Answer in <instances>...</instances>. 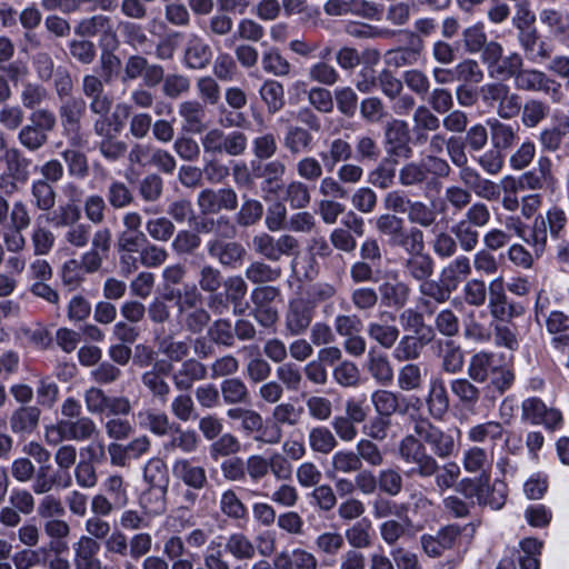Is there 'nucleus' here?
Wrapping results in <instances>:
<instances>
[{"instance_id": "nucleus-35", "label": "nucleus", "mask_w": 569, "mask_h": 569, "mask_svg": "<svg viewBox=\"0 0 569 569\" xmlns=\"http://www.w3.org/2000/svg\"><path fill=\"white\" fill-rule=\"evenodd\" d=\"M463 469L469 473H479L489 480L492 459L482 447L472 446L462 453Z\"/></svg>"}, {"instance_id": "nucleus-45", "label": "nucleus", "mask_w": 569, "mask_h": 569, "mask_svg": "<svg viewBox=\"0 0 569 569\" xmlns=\"http://www.w3.org/2000/svg\"><path fill=\"white\" fill-rule=\"evenodd\" d=\"M395 345L392 357L398 362H412L420 358L423 342L410 335L402 336Z\"/></svg>"}, {"instance_id": "nucleus-36", "label": "nucleus", "mask_w": 569, "mask_h": 569, "mask_svg": "<svg viewBox=\"0 0 569 569\" xmlns=\"http://www.w3.org/2000/svg\"><path fill=\"white\" fill-rule=\"evenodd\" d=\"M483 103L499 107H519V97L510 93V89L503 83H487L479 91Z\"/></svg>"}, {"instance_id": "nucleus-62", "label": "nucleus", "mask_w": 569, "mask_h": 569, "mask_svg": "<svg viewBox=\"0 0 569 569\" xmlns=\"http://www.w3.org/2000/svg\"><path fill=\"white\" fill-rule=\"evenodd\" d=\"M398 387L400 390L409 392L419 390L423 383L421 368L418 363L408 362L398 371Z\"/></svg>"}, {"instance_id": "nucleus-57", "label": "nucleus", "mask_w": 569, "mask_h": 569, "mask_svg": "<svg viewBox=\"0 0 569 569\" xmlns=\"http://www.w3.org/2000/svg\"><path fill=\"white\" fill-rule=\"evenodd\" d=\"M351 153V146L347 141L336 139L330 143L328 151L320 153V158L327 171L331 172L338 162L350 159Z\"/></svg>"}, {"instance_id": "nucleus-43", "label": "nucleus", "mask_w": 569, "mask_h": 569, "mask_svg": "<svg viewBox=\"0 0 569 569\" xmlns=\"http://www.w3.org/2000/svg\"><path fill=\"white\" fill-rule=\"evenodd\" d=\"M31 203L38 210L48 213L56 206L57 192L46 180H34L30 188Z\"/></svg>"}, {"instance_id": "nucleus-53", "label": "nucleus", "mask_w": 569, "mask_h": 569, "mask_svg": "<svg viewBox=\"0 0 569 569\" xmlns=\"http://www.w3.org/2000/svg\"><path fill=\"white\" fill-rule=\"evenodd\" d=\"M421 57V50L413 47H400L386 52L385 63L389 68L415 66Z\"/></svg>"}, {"instance_id": "nucleus-51", "label": "nucleus", "mask_w": 569, "mask_h": 569, "mask_svg": "<svg viewBox=\"0 0 569 569\" xmlns=\"http://www.w3.org/2000/svg\"><path fill=\"white\" fill-rule=\"evenodd\" d=\"M355 451L359 457V463L362 468L363 463L369 467L377 468L382 466L385 462V455L373 440L361 438L357 441Z\"/></svg>"}, {"instance_id": "nucleus-26", "label": "nucleus", "mask_w": 569, "mask_h": 569, "mask_svg": "<svg viewBox=\"0 0 569 569\" xmlns=\"http://www.w3.org/2000/svg\"><path fill=\"white\" fill-rule=\"evenodd\" d=\"M208 254L226 267H234L240 263L247 251L244 247L237 241H224L221 239H212L207 244Z\"/></svg>"}, {"instance_id": "nucleus-54", "label": "nucleus", "mask_w": 569, "mask_h": 569, "mask_svg": "<svg viewBox=\"0 0 569 569\" xmlns=\"http://www.w3.org/2000/svg\"><path fill=\"white\" fill-rule=\"evenodd\" d=\"M522 57L517 52H512L506 57H502L501 60H499L498 63L493 66V69H491L489 74L497 79L507 80L515 78L516 80L522 70Z\"/></svg>"}, {"instance_id": "nucleus-10", "label": "nucleus", "mask_w": 569, "mask_h": 569, "mask_svg": "<svg viewBox=\"0 0 569 569\" xmlns=\"http://www.w3.org/2000/svg\"><path fill=\"white\" fill-rule=\"evenodd\" d=\"M489 311L498 320L505 321L522 315L523 308L509 301L503 286L502 277L493 279L488 287Z\"/></svg>"}, {"instance_id": "nucleus-32", "label": "nucleus", "mask_w": 569, "mask_h": 569, "mask_svg": "<svg viewBox=\"0 0 569 569\" xmlns=\"http://www.w3.org/2000/svg\"><path fill=\"white\" fill-rule=\"evenodd\" d=\"M170 432V439L163 443V450L167 453H172L179 449L189 455L198 450L200 439L194 430L182 429L179 425L173 423Z\"/></svg>"}, {"instance_id": "nucleus-19", "label": "nucleus", "mask_w": 569, "mask_h": 569, "mask_svg": "<svg viewBox=\"0 0 569 569\" xmlns=\"http://www.w3.org/2000/svg\"><path fill=\"white\" fill-rule=\"evenodd\" d=\"M76 569H111L99 558L100 543L92 537H80L72 546Z\"/></svg>"}, {"instance_id": "nucleus-27", "label": "nucleus", "mask_w": 569, "mask_h": 569, "mask_svg": "<svg viewBox=\"0 0 569 569\" xmlns=\"http://www.w3.org/2000/svg\"><path fill=\"white\" fill-rule=\"evenodd\" d=\"M212 60V50L210 46L199 36L191 34L183 50V61L190 69L202 70L207 68Z\"/></svg>"}, {"instance_id": "nucleus-20", "label": "nucleus", "mask_w": 569, "mask_h": 569, "mask_svg": "<svg viewBox=\"0 0 569 569\" xmlns=\"http://www.w3.org/2000/svg\"><path fill=\"white\" fill-rule=\"evenodd\" d=\"M407 254L408 257L402 262V271L406 277L420 283L433 274L435 261L425 251V247H420V250L411 251Z\"/></svg>"}, {"instance_id": "nucleus-50", "label": "nucleus", "mask_w": 569, "mask_h": 569, "mask_svg": "<svg viewBox=\"0 0 569 569\" xmlns=\"http://www.w3.org/2000/svg\"><path fill=\"white\" fill-rule=\"evenodd\" d=\"M450 390L466 408H473L480 399L479 388L467 378L451 380Z\"/></svg>"}, {"instance_id": "nucleus-49", "label": "nucleus", "mask_w": 569, "mask_h": 569, "mask_svg": "<svg viewBox=\"0 0 569 569\" xmlns=\"http://www.w3.org/2000/svg\"><path fill=\"white\" fill-rule=\"evenodd\" d=\"M261 64L267 73L280 78L288 77L292 69L291 63L277 48H270L262 53Z\"/></svg>"}, {"instance_id": "nucleus-64", "label": "nucleus", "mask_w": 569, "mask_h": 569, "mask_svg": "<svg viewBox=\"0 0 569 569\" xmlns=\"http://www.w3.org/2000/svg\"><path fill=\"white\" fill-rule=\"evenodd\" d=\"M456 79L462 84H478L485 79V71L480 63L471 58H466L455 66Z\"/></svg>"}, {"instance_id": "nucleus-21", "label": "nucleus", "mask_w": 569, "mask_h": 569, "mask_svg": "<svg viewBox=\"0 0 569 569\" xmlns=\"http://www.w3.org/2000/svg\"><path fill=\"white\" fill-rule=\"evenodd\" d=\"M388 317L391 321H395L396 316L391 312H383L377 320L370 321L367 326V333L371 340L377 342L385 349H391L400 337L399 328L389 323L386 319Z\"/></svg>"}, {"instance_id": "nucleus-4", "label": "nucleus", "mask_w": 569, "mask_h": 569, "mask_svg": "<svg viewBox=\"0 0 569 569\" xmlns=\"http://www.w3.org/2000/svg\"><path fill=\"white\" fill-rule=\"evenodd\" d=\"M74 33L80 38L99 37L100 46L106 49L116 50L120 43L112 18L102 13L81 19Z\"/></svg>"}, {"instance_id": "nucleus-55", "label": "nucleus", "mask_w": 569, "mask_h": 569, "mask_svg": "<svg viewBox=\"0 0 569 569\" xmlns=\"http://www.w3.org/2000/svg\"><path fill=\"white\" fill-rule=\"evenodd\" d=\"M437 211L420 200H412L407 212L408 221L422 228H430L437 221Z\"/></svg>"}, {"instance_id": "nucleus-28", "label": "nucleus", "mask_w": 569, "mask_h": 569, "mask_svg": "<svg viewBox=\"0 0 569 569\" xmlns=\"http://www.w3.org/2000/svg\"><path fill=\"white\" fill-rule=\"evenodd\" d=\"M207 375V367L202 362L196 359H188L174 371L172 382L179 391H188L194 382L206 379Z\"/></svg>"}, {"instance_id": "nucleus-56", "label": "nucleus", "mask_w": 569, "mask_h": 569, "mask_svg": "<svg viewBox=\"0 0 569 569\" xmlns=\"http://www.w3.org/2000/svg\"><path fill=\"white\" fill-rule=\"evenodd\" d=\"M103 495L113 500L114 506L124 508L129 502L127 483L120 475L108 476L102 482Z\"/></svg>"}, {"instance_id": "nucleus-42", "label": "nucleus", "mask_w": 569, "mask_h": 569, "mask_svg": "<svg viewBox=\"0 0 569 569\" xmlns=\"http://www.w3.org/2000/svg\"><path fill=\"white\" fill-rule=\"evenodd\" d=\"M411 526L412 522L408 517L402 520L387 519L379 525V535L387 546L395 547L401 539L409 536Z\"/></svg>"}, {"instance_id": "nucleus-15", "label": "nucleus", "mask_w": 569, "mask_h": 569, "mask_svg": "<svg viewBox=\"0 0 569 569\" xmlns=\"http://www.w3.org/2000/svg\"><path fill=\"white\" fill-rule=\"evenodd\" d=\"M240 426L246 436L263 445H276L282 439L281 428L264 427L263 417L253 409L249 411Z\"/></svg>"}, {"instance_id": "nucleus-23", "label": "nucleus", "mask_w": 569, "mask_h": 569, "mask_svg": "<svg viewBox=\"0 0 569 569\" xmlns=\"http://www.w3.org/2000/svg\"><path fill=\"white\" fill-rule=\"evenodd\" d=\"M365 369L381 387H389L395 379V370L389 356L371 348L368 351Z\"/></svg>"}, {"instance_id": "nucleus-16", "label": "nucleus", "mask_w": 569, "mask_h": 569, "mask_svg": "<svg viewBox=\"0 0 569 569\" xmlns=\"http://www.w3.org/2000/svg\"><path fill=\"white\" fill-rule=\"evenodd\" d=\"M461 532V528L457 525L446 526L436 535H422L421 547L429 557H440L446 550L456 546Z\"/></svg>"}, {"instance_id": "nucleus-5", "label": "nucleus", "mask_w": 569, "mask_h": 569, "mask_svg": "<svg viewBox=\"0 0 569 569\" xmlns=\"http://www.w3.org/2000/svg\"><path fill=\"white\" fill-rule=\"evenodd\" d=\"M251 246L257 254L272 262L279 261L283 256L297 254L299 251L298 239L288 233L274 238L262 231L252 237Z\"/></svg>"}, {"instance_id": "nucleus-63", "label": "nucleus", "mask_w": 569, "mask_h": 569, "mask_svg": "<svg viewBox=\"0 0 569 569\" xmlns=\"http://www.w3.org/2000/svg\"><path fill=\"white\" fill-rule=\"evenodd\" d=\"M451 233L456 237L457 243L462 251L471 252L479 243L480 234L478 229L461 219L451 227Z\"/></svg>"}, {"instance_id": "nucleus-47", "label": "nucleus", "mask_w": 569, "mask_h": 569, "mask_svg": "<svg viewBox=\"0 0 569 569\" xmlns=\"http://www.w3.org/2000/svg\"><path fill=\"white\" fill-rule=\"evenodd\" d=\"M178 318L182 328L192 335L201 333L211 321V315L203 306L180 313Z\"/></svg>"}, {"instance_id": "nucleus-58", "label": "nucleus", "mask_w": 569, "mask_h": 569, "mask_svg": "<svg viewBox=\"0 0 569 569\" xmlns=\"http://www.w3.org/2000/svg\"><path fill=\"white\" fill-rule=\"evenodd\" d=\"M302 415H303L302 407H296L291 402L276 403V406L271 412V418L274 421L273 427H279V428H280V426L295 427L300 422Z\"/></svg>"}, {"instance_id": "nucleus-11", "label": "nucleus", "mask_w": 569, "mask_h": 569, "mask_svg": "<svg viewBox=\"0 0 569 569\" xmlns=\"http://www.w3.org/2000/svg\"><path fill=\"white\" fill-rule=\"evenodd\" d=\"M459 180L469 192L487 201H496L500 197V187L492 180L481 176L473 167L467 166L459 170Z\"/></svg>"}, {"instance_id": "nucleus-1", "label": "nucleus", "mask_w": 569, "mask_h": 569, "mask_svg": "<svg viewBox=\"0 0 569 569\" xmlns=\"http://www.w3.org/2000/svg\"><path fill=\"white\" fill-rule=\"evenodd\" d=\"M397 457L406 468V476L419 479L433 478L436 489L441 493L455 488L461 476L460 466L456 461L440 465L413 433L400 439Z\"/></svg>"}, {"instance_id": "nucleus-44", "label": "nucleus", "mask_w": 569, "mask_h": 569, "mask_svg": "<svg viewBox=\"0 0 569 569\" xmlns=\"http://www.w3.org/2000/svg\"><path fill=\"white\" fill-rule=\"evenodd\" d=\"M67 428L68 440L86 441L99 436L96 422L88 416L74 420H63Z\"/></svg>"}, {"instance_id": "nucleus-29", "label": "nucleus", "mask_w": 569, "mask_h": 569, "mask_svg": "<svg viewBox=\"0 0 569 569\" xmlns=\"http://www.w3.org/2000/svg\"><path fill=\"white\" fill-rule=\"evenodd\" d=\"M94 111L98 116L94 120L96 132L108 138L118 133L129 117L128 109H94Z\"/></svg>"}, {"instance_id": "nucleus-61", "label": "nucleus", "mask_w": 569, "mask_h": 569, "mask_svg": "<svg viewBox=\"0 0 569 569\" xmlns=\"http://www.w3.org/2000/svg\"><path fill=\"white\" fill-rule=\"evenodd\" d=\"M240 450L241 443L239 439L230 432L220 435L209 447V453L213 460L234 456Z\"/></svg>"}, {"instance_id": "nucleus-30", "label": "nucleus", "mask_w": 569, "mask_h": 569, "mask_svg": "<svg viewBox=\"0 0 569 569\" xmlns=\"http://www.w3.org/2000/svg\"><path fill=\"white\" fill-rule=\"evenodd\" d=\"M41 410L37 406H21L9 418L14 435H31L39 426Z\"/></svg>"}, {"instance_id": "nucleus-48", "label": "nucleus", "mask_w": 569, "mask_h": 569, "mask_svg": "<svg viewBox=\"0 0 569 569\" xmlns=\"http://www.w3.org/2000/svg\"><path fill=\"white\" fill-rule=\"evenodd\" d=\"M388 243L391 247L402 248L407 253L420 250V247H425L423 232L417 227L409 229L403 227L388 240Z\"/></svg>"}, {"instance_id": "nucleus-7", "label": "nucleus", "mask_w": 569, "mask_h": 569, "mask_svg": "<svg viewBox=\"0 0 569 569\" xmlns=\"http://www.w3.org/2000/svg\"><path fill=\"white\" fill-rule=\"evenodd\" d=\"M30 123L20 132V142L31 151L38 150L47 141V131H50L56 118L48 109H33L29 117Z\"/></svg>"}, {"instance_id": "nucleus-24", "label": "nucleus", "mask_w": 569, "mask_h": 569, "mask_svg": "<svg viewBox=\"0 0 569 569\" xmlns=\"http://www.w3.org/2000/svg\"><path fill=\"white\" fill-rule=\"evenodd\" d=\"M371 403L375 408L376 415L387 418L396 413L406 415L408 412V405H403L407 398L401 393L388 390L378 389L370 396Z\"/></svg>"}, {"instance_id": "nucleus-17", "label": "nucleus", "mask_w": 569, "mask_h": 569, "mask_svg": "<svg viewBox=\"0 0 569 569\" xmlns=\"http://www.w3.org/2000/svg\"><path fill=\"white\" fill-rule=\"evenodd\" d=\"M172 476L189 489L200 491L208 486L204 467L188 458H179L172 463Z\"/></svg>"}, {"instance_id": "nucleus-34", "label": "nucleus", "mask_w": 569, "mask_h": 569, "mask_svg": "<svg viewBox=\"0 0 569 569\" xmlns=\"http://www.w3.org/2000/svg\"><path fill=\"white\" fill-rule=\"evenodd\" d=\"M515 83L519 89L532 91L542 90L557 93L560 89L559 83L548 78L545 72L535 69H522Z\"/></svg>"}, {"instance_id": "nucleus-37", "label": "nucleus", "mask_w": 569, "mask_h": 569, "mask_svg": "<svg viewBox=\"0 0 569 569\" xmlns=\"http://www.w3.org/2000/svg\"><path fill=\"white\" fill-rule=\"evenodd\" d=\"M167 300L174 299L177 315L203 306V296L194 283H186L181 289L172 290L166 295Z\"/></svg>"}, {"instance_id": "nucleus-33", "label": "nucleus", "mask_w": 569, "mask_h": 569, "mask_svg": "<svg viewBox=\"0 0 569 569\" xmlns=\"http://www.w3.org/2000/svg\"><path fill=\"white\" fill-rule=\"evenodd\" d=\"M378 290L382 303L396 310L402 309L408 303L411 292L410 287L400 280L383 281Z\"/></svg>"}, {"instance_id": "nucleus-31", "label": "nucleus", "mask_w": 569, "mask_h": 569, "mask_svg": "<svg viewBox=\"0 0 569 569\" xmlns=\"http://www.w3.org/2000/svg\"><path fill=\"white\" fill-rule=\"evenodd\" d=\"M50 469V465H42L38 469H36L33 482L31 486L33 493L46 495L50 492L54 487H71L72 478L69 472L51 476L49 475Z\"/></svg>"}, {"instance_id": "nucleus-8", "label": "nucleus", "mask_w": 569, "mask_h": 569, "mask_svg": "<svg viewBox=\"0 0 569 569\" xmlns=\"http://www.w3.org/2000/svg\"><path fill=\"white\" fill-rule=\"evenodd\" d=\"M567 218L561 209L553 208L543 216H538L532 224V234L529 244L532 247L535 256L538 258L542 254L548 237V229L555 237L565 227Z\"/></svg>"}, {"instance_id": "nucleus-39", "label": "nucleus", "mask_w": 569, "mask_h": 569, "mask_svg": "<svg viewBox=\"0 0 569 569\" xmlns=\"http://www.w3.org/2000/svg\"><path fill=\"white\" fill-rule=\"evenodd\" d=\"M308 445L312 452L327 456L338 447V440L328 427L317 426L308 432Z\"/></svg>"}, {"instance_id": "nucleus-40", "label": "nucleus", "mask_w": 569, "mask_h": 569, "mask_svg": "<svg viewBox=\"0 0 569 569\" xmlns=\"http://www.w3.org/2000/svg\"><path fill=\"white\" fill-rule=\"evenodd\" d=\"M219 510L227 518L236 521L248 518V508L234 489L228 488L220 493Z\"/></svg>"}, {"instance_id": "nucleus-13", "label": "nucleus", "mask_w": 569, "mask_h": 569, "mask_svg": "<svg viewBox=\"0 0 569 569\" xmlns=\"http://www.w3.org/2000/svg\"><path fill=\"white\" fill-rule=\"evenodd\" d=\"M455 290L456 288L445 280L438 281L429 278L419 283V305L426 313H433L436 305L446 303Z\"/></svg>"}, {"instance_id": "nucleus-25", "label": "nucleus", "mask_w": 569, "mask_h": 569, "mask_svg": "<svg viewBox=\"0 0 569 569\" xmlns=\"http://www.w3.org/2000/svg\"><path fill=\"white\" fill-rule=\"evenodd\" d=\"M436 355L440 359V368L445 373L456 375L465 366V353L459 343L451 339L436 342Z\"/></svg>"}, {"instance_id": "nucleus-41", "label": "nucleus", "mask_w": 569, "mask_h": 569, "mask_svg": "<svg viewBox=\"0 0 569 569\" xmlns=\"http://www.w3.org/2000/svg\"><path fill=\"white\" fill-rule=\"evenodd\" d=\"M137 418L140 427L159 437L170 433L173 427L167 413L158 412L152 409L139 411Z\"/></svg>"}, {"instance_id": "nucleus-12", "label": "nucleus", "mask_w": 569, "mask_h": 569, "mask_svg": "<svg viewBox=\"0 0 569 569\" xmlns=\"http://www.w3.org/2000/svg\"><path fill=\"white\" fill-rule=\"evenodd\" d=\"M323 11L329 17L355 16L372 19L378 14L379 9L376 3L368 0H327Z\"/></svg>"}, {"instance_id": "nucleus-9", "label": "nucleus", "mask_w": 569, "mask_h": 569, "mask_svg": "<svg viewBox=\"0 0 569 569\" xmlns=\"http://www.w3.org/2000/svg\"><path fill=\"white\" fill-rule=\"evenodd\" d=\"M197 206L203 214H217L222 210L233 211L238 207V196L230 187L217 190L207 188L198 194Z\"/></svg>"}, {"instance_id": "nucleus-59", "label": "nucleus", "mask_w": 569, "mask_h": 569, "mask_svg": "<svg viewBox=\"0 0 569 569\" xmlns=\"http://www.w3.org/2000/svg\"><path fill=\"white\" fill-rule=\"evenodd\" d=\"M378 489L389 497L400 495L403 489V477L401 472L392 467L379 470Z\"/></svg>"}, {"instance_id": "nucleus-38", "label": "nucleus", "mask_w": 569, "mask_h": 569, "mask_svg": "<svg viewBox=\"0 0 569 569\" xmlns=\"http://www.w3.org/2000/svg\"><path fill=\"white\" fill-rule=\"evenodd\" d=\"M220 392L227 406H240L250 402L248 386L239 377L224 379L220 385Z\"/></svg>"}, {"instance_id": "nucleus-46", "label": "nucleus", "mask_w": 569, "mask_h": 569, "mask_svg": "<svg viewBox=\"0 0 569 569\" xmlns=\"http://www.w3.org/2000/svg\"><path fill=\"white\" fill-rule=\"evenodd\" d=\"M224 549L236 560H251L256 556L253 542L242 532H236L228 537Z\"/></svg>"}, {"instance_id": "nucleus-60", "label": "nucleus", "mask_w": 569, "mask_h": 569, "mask_svg": "<svg viewBox=\"0 0 569 569\" xmlns=\"http://www.w3.org/2000/svg\"><path fill=\"white\" fill-rule=\"evenodd\" d=\"M503 433L505 429L502 425L498 421L490 420L471 427L467 432V437L471 442L480 443L485 442L487 439L491 441L500 440Z\"/></svg>"}, {"instance_id": "nucleus-52", "label": "nucleus", "mask_w": 569, "mask_h": 569, "mask_svg": "<svg viewBox=\"0 0 569 569\" xmlns=\"http://www.w3.org/2000/svg\"><path fill=\"white\" fill-rule=\"evenodd\" d=\"M81 219V209L77 203L67 202L60 204L53 212L52 216H48L46 221L51 223L56 228H69Z\"/></svg>"}, {"instance_id": "nucleus-18", "label": "nucleus", "mask_w": 569, "mask_h": 569, "mask_svg": "<svg viewBox=\"0 0 569 569\" xmlns=\"http://www.w3.org/2000/svg\"><path fill=\"white\" fill-rule=\"evenodd\" d=\"M457 490L466 498H476L479 505H488L492 509H499L505 503L503 496L496 498L493 491L490 492L489 481L485 477L465 478L459 482Z\"/></svg>"}, {"instance_id": "nucleus-6", "label": "nucleus", "mask_w": 569, "mask_h": 569, "mask_svg": "<svg viewBox=\"0 0 569 569\" xmlns=\"http://www.w3.org/2000/svg\"><path fill=\"white\" fill-rule=\"evenodd\" d=\"M521 420L535 426L541 425L549 431L559 430L563 426L561 411L548 407L538 397H530L521 402Z\"/></svg>"}, {"instance_id": "nucleus-14", "label": "nucleus", "mask_w": 569, "mask_h": 569, "mask_svg": "<svg viewBox=\"0 0 569 569\" xmlns=\"http://www.w3.org/2000/svg\"><path fill=\"white\" fill-rule=\"evenodd\" d=\"M315 315V307L305 299L290 301L284 316L286 330L290 336H301L310 327Z\"/></svg>"}, {"instance_id": "nucleus-22", "label": "nucleus", "mask_w": 569, "mask_h": 569, "mask_svg": "<svg viewBox=\"0 0 569 569\" xmlns=\"http://www.w3.org/2000/svg\"><path fill=\"white\" fill-rule=\"evenodd\" d=\"M428 415L435 420H442L449 411L450 399L445 381L440 377H433L428 385L425 398Z\"/></svg>"}, {"instance_id": "nucleus-3", "label": "nucleus", "mask_w": 569, "mask_h": 569, "mask_svg": "<svg viewBox=\"0 0 569 569\" xmlns=\"http://www.w3.org/2000/svg\"><path fill=\"white\" fill-rule=\"evenodd\" d=\"M450 172L451 168L445 159L429 154L419 161L405 163L399 169L398 181L406 188H422L430 186L436 179L447 178Z\"/></svg>"}, {"instance_id": "nucleus-2", "label": "nucleus", "mask_w": 569, "mask_h": 569, "mask_svg": "<svg viewBox=\"0 0 569 569\" xmlns=\"http://www.w3.org/2000/svg\"><path fill=\"white\" fill-rule=\"evenodd\" d=\"M412 431L430 449V453L438 461L448 460L458 452L459 430L456 433L451 430H445L431 422L429 418L419 415L412 417Z\"/></svg>"}]
</instances>
